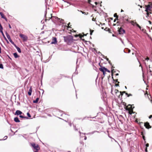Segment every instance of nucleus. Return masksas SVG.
I'll list each match as a JSON object with an SVG mask.
<instances>
[{"label":"nucleus","mask_w":152,"mask_h":152,"mask_svg":"<svg viewBox=\"0 0 152 152\" xmlns=\"http://www.w3.org/2000/svg\"><path fill=\"white\" fill-rule=\"evenodd\" d=\"M64 41L68 44L73 42V37L72 36L68 35L66 37L64 36Z\"/></svg>","instance_id":"f257e3e1"},{"label":"nucleus","mask_w":152,"mask_h":152,"mask_svg":"<svg viewBox=\"0 0 152 152\" xmlns=\"http://www.w3.org/2000/svg\"><path fill=\"white\" fill-rule=\"evenodd\" d=\"M151 7L150 5L148 4L146 6V8L145 11L147 12V16L146 17L149 16V15L150 13H151V12H149V11L151 10Z\"/></svg>","instance_id":"f03ea898"},{"label":"nucleus","mask_w":152,"mask_h":152,"mask_svg":"<svg viewBox=\"0 0 152 152\" xmlns=\"http://www.w3.org/2000/svg\"><path fill=\"white\" fill-rule=\"evenodd\" d=\"M130 23L133 26H135V25L138 27L140 30H141V27L136 22H135L134 20L131 21Z\"/></svg>","instance_id":"7ed1b4c3"},{"label":"nucleus","mask_w":152,"mask_h":152,"mask_svg":"<svg viewBox=\"0 0 152 152\" xmlns=\"http://www.w3.org/2000/svg\"><path fill=\"white\" fill-rule=\"evenodd\" d=\"M20 36L22 38L24 42H26L28 39V37L26 35L22 34H20Z\"/></svg>","instance_id":"20e7f679"},{"label":"nucleus","mask_w":152,"mask_h":152,"mask_svg":"<svg viewBox=\"0 0 152 152\" xmlns=\"http://www.w3.org/2000/svg\"><path fill=\"white\" fill-rule=\"evenodd\" d=\"M31 145L32 147L37 151H38L39 150L40 148L38 145H36L34 143H32Z\"/></svg>","instance_id":"39448f33"},{"label":"nucleus","mask_w":152,"mask_h":152,"mask_svg":"<svg viewBox=\"0 0 152 152\" xmlns=\"http://www.w3.org/2000/svg\"><path fill=\"white\" fill-rule=\"evenodd\" d=\"M6 35L7 38L8 39V40H9L10 42H11L12 44H13L14 42H13V41L12 40V39L10 38V36L9 34L6 32Z\"/></svg>","instance_id":"423d86ee"},{"label":"nucleus","mask_w":152,"mask_h":152,"mask_svg":"<svg viewBox=\"0 0 152 152\" xmlns=\"http://www.w3.org/2000/svg\"><path fill=\"white\" fill-rule=\"evenodd\" d=\"M99 69L103 72L104 75L105 72H106V70H107V68L103 67L100 68Z\"/></svg>","instance_id":"0eeeda50"},{"label":"nucleus","mask_w":152,"mask_h":152,"mask_svg":"<svg viewBox=\"0 0 152 152\" xmlns=\"http://www.w3.org/2000/svg\"><path fill=\"white\" fill-rule=\"evenodd\" d=\"M52 41L50 43L51 44H56L57 43V39L55 37L53 38Z\"/></svg>","instance_id":"6e6552de"},{"label":"nucleus","mask_w":152,"mask_h":152,"mask_svg":"<svg viewBox=\"0 0 152 152\" xmlns=\"http://www.w3.org/2000/svg\"><path fill=\"white\" fill-rule=\"evenodd\" d=\"M118 32L120 34H123L125 33V30L122 28H121L118 30Z\"/></svg>","instance_id":"1a4fd4ad"},{"label":"nucleus","mask_w":152,"mask_h":152,"mask_svg":"<svg viewBox=\"0 0 152 152\" xmlns=\"http://www.w3.org/2000/svg\"><path fill=\"white\" fill-rule=\"evenodd\" d=\"M144 126L147 129H149L151 128V126L150 125L149 123L148 122L145 123Z\"/></svg>","instance_id":"9d476101"},{"label":"nucleus","mask_w":152,"mask_h":152,"mask_svg":"<svg viewBox=\"0 0 152 152\" xmlns=\"http://www.w3.org/2000/svg\"><path fill=\"white\" fill-rule=\"evenodd\" d=\"M0 31L1 32V33L2 34V35L3 37L4 38V39L6 40L7 41V39L6 37H5L4 35V34L3 32V28L1 29H0Z\"/></svg>","instance_id":"9b49d317"},{"label":"nucleus","mask_w":152,"mask_h":152,"mask_svg":"<svg viewBox=\"0 0 152 152\" xmlns=\"http://www.w3.org/2000/svg\"><path fill=\"white\" fill-rule=\"evenodd\" d=\"M32 92V87L31 86L30 87L29 91L28 92V94L29 96H30L31 95Z\"/></svg>","instance_id":"f8f14e48"},{"label":"nucleus","mask_w":152,"mask_h":152,"mask_svg":"<svg viewBox=\"0 0 152 152\" xmlns=\"http://www.w3.org/2000/svg\"><path fill=\"white\" fill-rule=\"evenodd\" d=\"M14 46L17 49L18 52L19 53H20L21 52V51L20 48L19 47L15 45L14 44Z\"/></svg>","instance_id":"ddd939ff"},{"label":"nucleus","mask_w":152,"mask_h":152,"mask_svg":"<svg viewBox=\"0 0 152 152\" xmlns=\"http://www.w3.org/2000/svg\"><path fill=\"white\" fill-rule=\"evenodd\" d=\"M22 112L19 110H17L15 112V114L17 115H20L22 114Z\"/></svg>","instance_id":"4468645a"},{"label":"nucleus","mask_w":152,"mask_h":152,"mask_svg":"<svg viewBox=\"0 0 152 152\" xmlns=\"http://www.w3.org/2000/svg\"><path fill=\"white\" fill-rule=\"evenodd\" d=\"M14 120L16 122H20L18 118L17 117L14 118Z\"/></svg>","instance_id":"2eb2a0df"},{"label":"nucleus","mask_w":152,"mask_h":152,"mask_svg":"<svg viewBox=\"0 0 152 152\" xmlns=\"http://www.w3.org/2000/svg\"><path fill=\"white\" fill-rule=\"evenodd\" d=\"M0 15L1 16V17L2 18H5V16H4V14L2 12H0Z\"/></svg>","instance_id":"dca6fc26"},{"label":"nucleus","mask_w":152,"mask_h":152,"mask_svg":"<svg viewBox=\"0 0 152 152\" xmlns=\"http://www.w3.org/2000/svg\"><path fill=\"white\" fill-rule=\"evenodd\" d=\"M13 55L15 58H17L18 57V55L16 53H14Z\"/></svg>","instance_id":"f3484780"},{"label":"nucleus","mask_w":152,"mask_h":152,"mask_svg":"<svg viewBox=\"0 0 152 152\" xmlns=\"http://www.w3.org/2000/svg\"><path fill=\"white\" fill-rule=\"evenodd\" d=\"M38 100H39V98H37L35 100H34L33 101V102L34 103H37L38 102Z\"/></svg>","instance_id":"a211bd4d"},{"label":"nucleus","mask_w":152,"mask_h":152,"mask_svg":"<svg viewBox=\"0 0 152 152\" xmlns=\"http://www.w3.org/2000/svg\"><path fill=\"white\" fill-rule=\"evenodd\" d=\"M77 11H79L81 12L83 14H84L85 15H87L88 14V13L87 12V13L86 14V13L85 12H83L82 11H81V10H77Z\"/></svg>","instance_id":"6ab92c4d"},{"label":"nucleus","mask_w":152,"mask_h":152,"mask_svg":"<svg viewBox=\"0 0 152 152\" xmlns=\"http://www.w3.org/2000/svg\"><path fill=\"white\" fill-rule=\"evenodd\" d=\"M7 138V136H6L4 137L3 139H0V141L3 140H6Z\"/></svg>","instance_id":"aec40b11"},{"label":"nucleus","mask_w":152,"mask_h":152,"mask_svg":"<svg viewBox=\"0 0 152 152\" xmlns=\"http://www.w3.org/2000/svg\"><path fill=\"white\" fill-rule=\"evenodd\" d=\"M97 132V131H93V132H91L89 133H88V134H93L95 132Z\"/></svg>","instance_id":"412c9836"},{"label":"nucleus","mask_w":152,"mask_h":152,"mask_svg":"<svg viewBox=\"0 0 152 152\" xmlns=\"http://www.w3.org/2000/svg\"><path fill=\"white\" fill-rule=\"evenodd\" d=\"M114 17H116L117 18V20H118V16L117 15V14L116 13H115L114 14Z\"/></svg>","instance_id":"4be33fe9"},{"label":"nucleus","mask_w":152,"mask_h":152,"mask_svg":"<svg viewBox=\"0 0 152 152\" xmlns=\"http://www.w3.org/2000/svg\"><path fill=\"white\" fill-rule=\"evenodd\" d=\"M19 117L20 118H26L25 117H24V116H23V115H19Z\"/></svg>","instance_id":"5701e85b"},{"label":"nucleus","mask_w":152,"mask_h":152,"mask_svg":"<svg viewBox=\"0 0 152 152\" xmlns=\"http://www.w3.org/2000/svg\"><path fill=\"white\" fill-rule=\"evenodd\" d=\"M149 71L150 72V74L151 75H152V73H151V72H152V71L151 70V69H150V65L149 66Z\"/></svg>","instance_id":"b1692460"},{"label":"nucleus","mask_w":152,"mask_h":152,"mask_svg":"<svg viewBox=\"0 0 152 152\" xmlns=\"http://www.w3.org/2000/svg\"><path fill=\"white\" fill-rule=\"evenodd\" d=\"M3 68H4V67H3V65L1 64H0V68L3 69Z\"/></svg>","instance_id":"393cba45"},{"label":"nucleus","mask_w":152,"mask_h":152,"mask_svg":"<svg viewBox=\"0 0 152 152\" xmlns=\"http://www.w3.org/2000/svg\"><path fill=\"white\" fill-rule=\"evenodd\" d=\"M27 116H28V117L29 118H31V116L30 115V113H27Z\"/></svg>","instance_id":"a878e982"},{"label":"nucleus","mask_w":152,"mask_h":152,"mask_svg":"<svg viewBox=\"0 0 152 152\" xmlns=\"http://www.w3.org/2000/svg\"><path fill=\"white\" fill-rule=\"evenodd\" d=\"M90 34L91 35L92 34V33L94 31V30H90Z\"/></svg>","instance_id":"bb28decb"},{"label":"nucleus","mask_w":152,"mask_h":152,"mask_svg":"<svg viewBox=\"0 0 152 152\" xmlns=\"http://www.w3.org/2000/svg\"><path fill=\"white\" fill-rule=\"evenodd\" d=\"M126 94L127 95V96L128 97H129V96H132V94H128V93H126Z\"/></svg>","instance_id":"cd10ccee"},{"label":"nucleus","mask_w":152,"mask_h":152,"mask_svg":"<svg viewBox=\"0 0 152 152\" xmlns=\"http://www.w3.org/2000/svg\"><path fill=\"white\" fill-rule=\"evenodd\" d=\"M52 17V16L51 15V17H49L48 18V19H47V18L46 19V20H49Z\"/></svg>","instance_id":"c85d7f7f"},{"label":"nucleus","mask_w":152,"mask_h":152,"mask_svg":"<svg viewBox=\"0 0 152 152\" xmlns=\"http://www.w3.org/2000/svg\"><path fill=\"white\" fill-rule=\"evenodd\" d=\"M146 148H147L149 146V144L148 143H147L145 145Z\"/></svg>","instance_id":"c756f323"},{"label":"nucleus","mask_w":152,"mask_h":152,"mask_svg":"<svg viewBox=\"0 0 152 152\" xmlns=\"http://www.w3.org/2000/svg\"><path fill=\"white\" fill-rule=\"evenodd\" d=\"M40 90L42 91V94H43L44 92V90L43 89H40Z\"/></svg>","instance_id":"7c9ffc66"},{"label":"nucleus","mask_w":152,"mask_h":152,"mask_svg":"<svg viewBox=\"0 0 152 152\" xmlns=\"http://www.w3.org/2000/svg\"><path fill=\"white\" fill-rule=\"evenodd\" d=\"M2 28H2L1 23H0V29H2Z\"/></svg>","instance_id":"2f4dec72"},{"label":"nucleus","mask_w":152,"mask_h":152,"mask_svg":"<svg viewBox=\"0 0 152 152\" xmlns=\"http://www.w3.org/2000/svg\"><path fill=\"white\" fill-rule=\"evenodd\" d=\"M149 58H148V57H147V58H146L145 59V60H146L147 61H148L149 60Z\"/></svg>","instance_id":"473e14b6"},{"label":"nucleus","mask_w":152,"mask_h":152,"mask_svg":"<svg viewBox=\"0 0 152 152\" xmlns=\"http://www.w3.org/2000/svg\"><path fill=\"white\" fill-rule=\"evenodd\" d=\"M69 25H70V23H69L68 24V28H70V27L69 26Z\"/></svg>","instance_id":"72a5a7b5"},{"label":"nucleus","mask_w":152,"mask_h":152,"mask_svg":"<svg viewBox=\"0 0 152 152\" xmlns=\"http://www.w3.org/2000/svg\"><path fill=\"white\" fill-rule=\"evenodd\" d=\"M149 118L150 119H151V118H152V115H150Z\"/></svg>","instance_id":"f704fd0d"},{"label":"nucleus","mask_w":152,"mask_h":152,"mask_svg":"<svg viewBox=\"0 0 152 152\" xmlns=\"http://www.w3.org/2000/svg\"><path fill=\"white\" fill-rule=\"evenodd\" d=\"M74 128L75 130L77 131V129H76L75 126H74Z\"/></svg>","instance_id":"c9c22d12"},{"label":"nucleus","mask_w":152,"mask_h":152,"mask_svg":"<svg viewBox=\"0 0 152 152\" xmlns=\"http://www.w3.org/2000/svg\"><path fill=\"white\" fill-rule=\"evenodd\" d=\"M106 72H110V71L109 70H108L107 69V70H106Z\"/></svg>","instance_id":"e433bc0d"},{"label":"nucleus","mask_w":152,"mask_h":152,"mask_svg":"<svg viewBox=\"0 0 152 152\" xmlns=\"http://www.w3.org/2000/svg\"><path fill=\"white\" fill-rule=\"evenodd\" d=\"M3 19H4L6 21H7V18L5 17V18H4Z\"/></svg>","instance_id":"4c0bfd02"},{"label":"nucleus","mask_w":152,"mask_h":152,"mask_svg":"<svg viewBox=\"0 0 152 152\" xmlns=\"http://www.w3.org/2000/svg\"><path fill=\"white\" fill-rule=\"evenodd\" d=\"M86 139H87V137L86 136H85L84 140H86Z\"/></svg>","instance_id":"58836bf2"},{"label":"nucleus","mask_w":152,"mask_h":152,"mask_svg":"<svg viewBox=\"0 0 152 152\" xmlns=\"http://www.w3.org/2000/svg\"><path fill=\"white\" fill-rule=\"evenodd\" d=\"M9 28H11V26L10 25V24H9Z\"/></svg>","instance_id":"ea45409f"},{"label":"nucleus","mask_w":152,"mask_h":152,"mask_svg":"<svg viewBox=\"0 0 152 152\" xmlns=\"http://www.w3.org/2000/svg\"><path fill=\"white\" fill-rule=\"evenodd\" d=\"M148 21V22H149V23L150 24H151V22L150 21H149H149Z\"/></svg>","instance_id":"a19ab883"},{"label":"nucleus","mask_w":152,"mask_h":152,"mask_svg":"<svg viewBox=\"0 0 152 152\" xmlns=\"http://www.w3.org/2000/svg\"><path fill=\"white\" fill-rule=\"evenodd\" d=\"M145 151L146 152H147V148H145Z\"/></svg>","instance_id":"79ce46f5"},{"label":"nucleus","mask_w":152,"mask_h":152,"mask_svg":"<svg viewBox=\"0 0 152 152\" xmlns=\"http://www.w3.org/2000/svg\"><path fill=\"white\" fill-rule=\"evenodd\" d=\"M91 2V0H88V2L90 4V2Z\"/></svg>","instance_id":"37998d69"},{"label":"nucleus","mask_w":152,"mask_h":152,"mask_svg":"<svg viewBox=\"0 0 152 152\" xmlns=\"http://www.w3.org/2000/svg\"><path fill=\"white\" fill-rule=\"evenodd\" d=\"M115 92L116 93L117 92H118V91L117 90H115Z\"/></svg>","instance_id":"c03bdc74"},{"label":"nucleus","mask_w":152,"mask_h":152,"mask_svg":"<svg viewBox=\"0 0 152 152\" xmlns=\"http://www.w3.org/2000/svg\"><path fill=\"white\" fill-rule=\"evenodd\" d=\"M92 20L93 21H95V19H94V18H93L92 19Z\"/></svg>","instance_id":"a18cd8bd"},{"label":"nucleus","mask_w":152,"mask_h":152,"mask_svg":"<svg viewBox=\"0 0 152 152\" xmlns=\"http://www.w3.org/2000/svg\"><path fill=\"white\" fill-rule=\"evenodd\" d=\"M129 108H126V110H131V109H129Z\"/></svg>","instance_id":"49530a36"},{"label":"nucleus","mask_w":152,"mask_h":152,"mask_svg":"<svg viewBox=\"0 0 152 152\" xmlns=\"http://www.w3.org/2000/svg\"><path fill=\"white\" fill-rule=\"evenodd\" d=\"M130 50H129V51H128V53H130Z\"/></svg>","instance_id":"de8ad7c7"},{"label":"nucleus","mask_w":152,"mask_h":152,"mask_svg":"<svg viewBox=\"0 0 152 152\" xmlns=\"http://www.w3.org/2000/svg\"><path fill=\"white\" fill-rule=\"evenodd\" d=\"M116 20H117L116 18L114 20V22H115V21Z\"/></svg>","instance_id":"09e8293b"},{"label":"nucleus","mask_w":152,"mask_h":152,"mask_svg":"<svg viewBox=\"0 0 152 152\" xmlns=\"http://www.w3.org/2000/svg\"><path fill=\"white\" fill-rule=\"evenodd\" d=\"M95 3L96 4V5H97V3L96 2H95Z\"/></svg>","instance_id":"8fccbe9b"},{"label":"nucleus","mask_w":152,"mask_h":152,"mask_svg":"<svg viewBox=\"0 0 152 152\" xmlns=\"http://www.w3.org/2000/svg\"><path fill=\"white\" fill-rule=\"evenodd\" d=\"M69 125H70V126H72V124H71V123L69 124Z\"/></svg>","instance_id":"3c124183"},{"label":"nucleus","mask_w":152,"mask_h":152,"mask_svg":"<svg viewBox=\"0 0 152 152\" xmlns=\"http://www.w3.org/2000/svg\"><path fill=\"white\" fill-rule=\"evenodd\" d=\"M126 20L127 21H129V20L128 19H126Z\"/></svg>","instance_id":"603ef678"},{"label":"nucleus","mask_w":152,"mask_h":152,"mask_svg":"<svg viewBox=\"0 0 152 152\" xmlns=\"http://www.w3.org/2000/svg\"><path fill=\"white\" fill-rule=\"evenodd\" d=\"M118 75V73H117L116 74V75Z\"/></svg>","instance_id":"864d4df0"},{"label":"nucleus","mask_w":152,"mask_h":152,"mask_svg":"<svg viewBox=\"0 0 152 152\" xmlns=\"http://www.w3.org/2000/svg\"><path fill=\"white\" fill-rule=\"evenodd\" d=\"M79 133L80 134H80H81V132L80 131H79Z\"/></svg>","instance_id":"5fc2aeb1"},{"label":"nucleus","mask_w":152,"mask_h":152,"mask_svg":"<svg viewBox=\"0 0 152 152\" xmlns=\"http://www.w3.org/2000/svg\"><path fill=\"white\" fill-rule=\"evenodd\" d=\"M112 36H113V37H114V36H115V35H114V34H113L112 35Z\"/></svg>","instance_id":"6e6d98bb"},{"label":"nucleus","mask_w":152,"mask_h":152,"mask_svg":"<svg viewBox=\"0 0 152 152\" xmlns=\"http://www.w3.org/2000/svg\"><path fill=\"white\" fill-rule=\"evenodd\" d=\"M130 106V108H132V106H131V105H129Z\"/></svg>","instance_id":"4d7b16f0"},{"label":"nucleus","mask_w":152,"mask_h":152,"mask_svg":"<svg viewBox=\"0 0 152 152\" xmlns=\"http://www.w3.org/2000/svg\"><path fill=\"white\" fill-rule=\"evenodd\" d=\"M123 12V10H121V12Z\"/></svg>","instance_id":"13d9d810"},{"label":"nucleus","mask_w":152,"mask_h":152,"mask_svg":"<svg viewBox=\"0 0 152 152\" xmlns=\"http://www.w3.org/2000/svg\"><path fill=\"white\" fill-rule=\"evenodd\" d=\"M107 60L108 61V58H107Z\"/></svg>","instance_id":"bf43d9fd"},{"label":"nucleus","mask_w":152,"mask_h":152,"mask_svg":"<svg viewBox=\"0 0 152 152\" xmlns=\"http://www.w3.org/2000/svg\"><path fill=\"white\" fill-rule=\"evenodd\" d=\"M129 113L130 114H132V113H130V112H129Z\"/></svg>","instance_id":"052dcab7"},{"label":"nucleus","mask_w":152,"mask_h":152,"mask_svg":"<svg viewBox=\"0 0 152 152\" xmlns=\"http://www.w3.org/2000/svg\"><path fill=\"white\" fill-rule=\"evenodd\" d=\"M115 141V142H116V140H115V139H113Z\"/></svg>","instance_id":"680f3d73"},{"label":"nucleus","mask_w":152,"mask_h":152,"mask_svg":"<svg viewBox=\"0 0 152 152\" xmlns=\"http://www.w3.org/2000/svg\"><path fill=\"white\" fill-rule=\"evenodd\" d=\"M125 88H127L125 86Z\"/></svg>","instance_id":"e2e57ef3"},{"label":"nucleus","mask_w":152,"mask_h":152,"mask_svg":"<svg viewBox=\"0 0 152 152\" xmlns=\"http://www.w3.org/2000/svg\"><path fill=\"white\" fill-rule=\"evenodd\" d=\"M110 61H109V63H110Z\"/></svg>","instance_id":"0e129e2a"},{"label":"nucleus","mask_w":152,"mask_h":152,"mask_svg":"<svg viewBox=\"0 0 152 152\" xmlns=\"http://www.w3.org/2000/svg\"><path fill=\"white\" fill-rule=\"evenodd\" d=\"M125 91H124V92H123V93H125Z\"/></svg>","instance_id":"69168bd1"},{"label":"nucleus","mask_w":152,"mask_h":152,"mask_svg":"<svg viewBox=\"0 0 152 152\" xmlns=\"http://www.w3.org/2000/svg\"><path fill=\"white\" fill-rule=\"evenodd\" d=\"M68 152H71L70 151H68Z\"/></svg>","instance_id":"338daca9"},{"label":"nucleus","mask_w":152,"mask_h":152,"mask_svg":"<svg viewBox=\"0 0 152 152\" xmlns=\"http://www.w3.org/2000/svg\"><path fill=\"white\" fill-rule=\"evenodd\" d=\"M34 152H38L37 151H35Z\"/></svg>","instance_id":"774afa93"}]
</instances>
